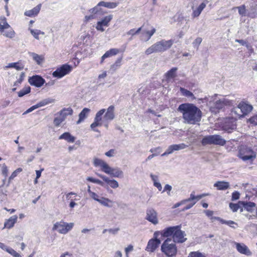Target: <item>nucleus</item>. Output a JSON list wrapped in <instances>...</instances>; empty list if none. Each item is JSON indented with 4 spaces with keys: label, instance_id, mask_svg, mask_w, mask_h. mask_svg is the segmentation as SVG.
<instances>
[{
    "label": "nucleus",
    "instance_id": "f257e3e1",
    "mask_svg": "<svg viewBox=\"0 0 257 257\" xmlns=\"http://www.w3.org/2000/svg\"><path fill=\"white\" fill-rule=\"evenodd\" d=\"M178 110L182 113L184 122L190 124H195L200 121L202 112L200 109L192 103L180 104Z\"/></svg>",
    "mask_w": 257,
    "mask_h": 257
},
{
    "label": "nucleus",
    "instance_id": "f03ea898",
    "mask_svg": "<svg viewBox=\"0 0 257 257\" xmlns=\"http://www.w3.org/2000/svg\"><path fill=\"white\" fill-rule=\"evenodd\" d=\"M93 164L95 167L100 168L102 172L112 177H123V172L120 169L111 168L106 162L100 159L94 158L93 159Z\"/></svg>",
    "mask_w": 257,
    "mask_h": 257
},
{
    "label": "nucleus",
    "instance_id": "7ed1b4c3",
    "mask_svg": "<svg viewBox=\"0 0 257 257\" xmlns=\"http://www.w3.org/2000/svg\"><path fill=\"white\" fill-rule=\"evenodd\" d=\"M174 43L172 40H162L158 41L151 47L148 48L145 51V54L147 55H150L153 53L163 52L170 49Z\"/></svg>",
    "mask_w": 257,
    "mask_h": 257
},
{
    "label": "nucleus",
    "instance_id": "20e7f679",
    "mask_svg": "<svg viewBox=\"0 0 257 257\" xmlns=\"http://www.w3.org/2000/svg\"><path fill=\"white\" fill-rule=\"evenodd\" d=\"M241 213L248 220L257 218V206L252 202L242 201Z\"/></svg>",
    "mask_w": 257,
    "mask_h": 257
},
{
    "label": "nucleus",
    "instance_id": "39448f33",
    "mask_svg": "<svg viewBox=\"0 0 257 257\" xmlns=\"http://www.w3.org/2000/svg\"><path fill=\"white\" fill-rule=\"evenodd\" d=\"M161 250L167 256L172 257L176 254L177 248L174 241L167 238L162 243Z\"/></svg>",
    "mask_w": 257,
    "mask_h": 257
},
{
    "label": "nucleus",
    "instance_id": "423d86ee",
    "mask_svg": "<svg viewBox=\"0 0 257 257\" xmlns=\"http://www.w3.org/2000/svg\"><path fill=\"white\" fill-rule=\"evenodd\" d=\"M74 226L73 222H66L63 220L56 222L53 226V230H56L58 233L66 234L71 231Z\"/></svg>",
    "mask_w": 257,
    "mask_h": 257
},
{
    "label": "nucleus",
    "instance_id": "0eeeda50",
    "mask_svg": "<svg viewBox=\"0 0 257 257\" xmlns=\"http://www.w3.org/2000/svg\"><path fill=\"white\" fill-rule=\"evenodd\" d=\"M237 156L243 161H252L256 158V154L250 148L242 146L239 149Z\"/></svg>",
    "mask_w": 257,
    "mask_h": 257
},
{
    "label": "nucleus",
    "instance_id": "6e6552de",
    "mask_svg": "<svg viewBox=\"0 0 257 257\" xmlns=\"http://www.w3.org/2000/svg\"><path fill=\"white\" fill-rule=\"evenodd\" d=\"M252 109V106L251 105L241 102L233 109L232 113L236 115V117H240L247 115Z\"/></svg>",
    "mask_w": 257,
    "mask_h": 257
},
{
    "label": "nucleus",
    "instance_id": "1a4fd4ad",
    "mask_svg": "<svg viewBox=\"0 0 257 257\" xmlns=\"http://www.w3.org/2000/svg\"><path fill=\"white\" fill-rule=\"evenodd\" d=\"M201 143L203 146L212 144L224 146L226 143V141L220 136L214 135L204 137L201 141Z\"/></svg>",
    "mask_w": 257,
    "mask_h": 257
},
{
    "label": "nucleus",
    "instance_id": "9d476101",
    "mask_svg": "<svg viewBox=\"0 0 257 257\" xmlns=\"http://www.w3.org/2000/svg\"><path fill=\"white\" fill-rule=\"evenodd\" d=\"M154 238L150 239L148 243L146 250L148 252H154L161 243L159 238L160 231H156L154 233Z\"/></svg>",
    "mask_w": 257,
    "mask_h": 257
},
{
    "label": "nucleus",
    "instance_id": "9b49d317",
    "mask_svg": "<svg viewBox=\"0 0 257 257\" xmlns=\"http://www.w3.org/2000/svg\"><path fill=\"white\" fill-rule=\"evenodd\" d=\"M72 70V67L67 64H64L57 68L56 71L53 72L52 75L54 77L61 78L68 74Z\"/></svg>",
    "mask_w": 257,
    "mask_h": 257
},
{
    "label": "nucleus",
    "instance_id": "f8f14e48",
    "mask_svg": "<svg viewBox=\"0 0 257 257\" xmlns=\"http://www.w3.org/2000/svg\"><path fill=\"white\" fill-rule=\"evenodd\" d=\"M177 229H176L175 233L173 236V241L178 243H183L187 240L186 234L185 231L181 230L180 226H176Z\"/></svg>",
    "mask_w": 257,
    "mask_h": 257
},
{
    "label": "nucleus",
    "instance_id": "ddd939ff",
    "mask_svg": "<svg viewBox=\"0 0 257 257\" xmlns=\"http://www.w3.org/2000/svg\"><path fill=\"white\" fill-rule=\"evenodd\" d=\"M188 147L187 145L184 143L180 144H174L168 147L165 153L162 154V156H165L173 153L175 151H178L181 150L186 149Z\"/></svg>",
    "mask_w": 257,
    "mask_h": 257
},
{
    "label": "nucleus",
    "instance_id": "4468645a",
    "mask_svg": "<svg viewBox=\"0 0 257 257\" xmlns=\"http://www.w3.org/2000/svg\"><path fill=\"white\" fill-rule=\"evenodd\" d=\"M112 19V16L108 15L103 18L101 21L97 22L96 26V30L101 32H103L104 31V29L103 27H107Z\"/></svg>",
    "mask_w": 257,
    "mask_h": 257
},
{
    "label": "nucleus",
    "instance_id": "2eb2a0df",
    "mask_svg": "<svg viewBox=\"0 0 257 257\" xmlns=\"http://www.w3.org/2000/svg\"><path fill=\"white\" fill-rule=\"evenodd\" d=\"M105 111V109H102L97 112L94 119V122L92 123L90 125L91 128L94 131L97 132L98 130H95L94 128L96 126L101 125V123L100 122V121L102 119L101 116L103 114Z\"/></svg>",
    "mask_w": 257,
    "mask_h": 257
},
{
    "label": "nucleus",
    "instance_id": "dca6fc26",
    "mask_svg": "<svg viewBox=\"0 0 257 257\" xmlns=\"http://www.w3.org/2000/svg\"><path fill=\"white\" fill-rule=\"evenodd\" d=\"M91 197L104 206L111 207L113 205V202L110 200L99 197L97 194H92Z\"/></svg>",
    "mask_w": 257,
    "mask_h": 257
},
{
    "label": "nucleus",
    "instance_id": "f3484780",
    "mask_svg": "<svg viewBox=\"0 0 257 257\" xmlns=\"http://www.w3.org/2000/svg\"><path fill=\"white\" fill-rule=\"evenodd\" d=\"M205 196V194L197 196L191 194L190 198L186 200V202H189L190 203L187 205L183 210H185L191 208L198 200H199L201 198Z\"/></svg>",
    "mask_w": 257,
    "mask_h": 257
},
{
    "label": "nucleus",
    "instance_id": "a211bd4d",
    "mask_svg": "<svg viewBox=\"0 0 257 257\" xmlns=\"http://www.w3.org/2000/svg\"><path fill=\"white\" fill-rule=\"evenodd\" d=\"M146 219L154 224L158 223L157 213L156 211L153 209H150L147 210Z\"/></svg>",
    "mask_w": 257,
    "mask_h": 257
},
{
    "label": "nucleus",
    "instance_id": "6ab92c4d",
    "mask_svg": "<svg viewBox=\"0 0 257 257\" xmlns=\"http://www.w3.org/2000/svg\"><path fill=\"white\" fill-rule=\"evenodd\" d=\"M235 245L237 250L241 254H245L247 256L251 255V252L248 247L244 243L235 242Z\"/></svg>",
    "mask_w": 257,
    "mask_h": 257
},
{
    "label": "nucleus",
    "instance_id": "aec40b11",
    "mask_svg": "<svg viewBox=\"0 0 257 257\" xmlns=\"http://www.w3.org/2000/svg\"><path fill=\"white\" fill-rule=\"evenodd\" d=\"M45 80L38 75L33 76L29 79V82L32 85L40 87L45 83Z\"/></svg>",
    "mask_w": 257,
    "mask_h": 257
},
{
    "label": "nucleus",
    "instance_id": "412c9836",
    "mask_svg": "<svg viewBox=\"0 0 257 257\" xmlns=\"http://www.w3.org/2000/svg\"><path fill=\"white\" fill-rule=\"evenodd\" d=\"M232 104V101L226 98H222L219 99L214 103V106L217 109H220L222 108L224 106H229Z\"/></svg>",
    "mask_w": 257,
    "mask_h": 257
},
{
    "label": "nucleus",
    "instance_id": "4be33fe9",
    "mask_svg": "<svg viewBox=\"0 0 257 257\" xmlns=\"http://www.w3.org/2000/svg\"><path fill=\"white\" fill-rule=\"evenodd\" d=\"M206 6V4L203 2L197 8H194V6H192V17L193 18L198 17L201 14L202 11Z\"/></svg>",
    "mask_w": 257,
    "mask_h": 257
},
{
    "label": "nucleus",
    "instance_id": "5701e85b",
    "mask_svg": "<svg viewBox=\"0 0 257 257\" xmlns=\"http://www.w3.org/2000/svg\"><path fill=\"white\" fill-rule=\"evenodd\" d=\"M96 174L100 178L103 179V181H104L107 184L109 185L111 187L115 188L118 187V182L115 180H110L108 177H106L105 176L98 174L96 173Z\"/></svg>",
    "mask_w": 257,
    "mask_h": 257
},
{
    "label": "nucleus",
    "instance_id": "b1692460",
    "mask_svg": "<svg viewBox=\"0 0 257 257\" xmlns=\"http://www.w3.org/2000/svg\"><path fill=\"white\" fill-rule=\"evenodd\" d=\"M176 229H177L176 226L166 228L162 231H160V235L164 237H169L172 235H173Z\"/></svg>",
    "mask_w": 257,
    "mask_h": 257
},
{
    "label": "nucleus",
    "instance_id": "393cba45",
    "mask_svg": "<svg viewBox=\"0 0 257 257\" xmlns=\"http://www.w3.org/2000/svg\"><path fill=\"white\" fill-rule=\"evenodd\" d=\"M213 186L216 187L218 190L224 191L229 188L230 185L228 182L217 181L214 184Z\"/></svg>",
    "mask_w": 257,
    "mask_h": 257
},
{
    "label": "nucleus",
    "instance_id": "a878e982",
    "mask_svg": "<svg viewBox=\"0 0 257 257\" xmlns=\"http://www.w3.org/2000/svg\"><path fill=\"white\" fill-rule=\"evenodd\" d=\"M114 107L113 105H110L107 109V111L104 115V119L106 120H111L114 118Z\"/></svg>",
    "mask_w": 257,
    "mask_h": 257
},
{
    "label": "nucleus",
    "instance_id": "bb28decb",
    "mask_svg": "<svg viewBox=\"0 0 257 257\" xmlns=\"http://www.w3.org/2000/svg\"><path fill=\"white\" fill-rule=\"evenodd\" d=\"M215 220H219L222 224H227L228 226H229L231 227H232L233 228H235L237 226V224L236 222H235L232 220L226 221V220L221 219L220 217H212L211 218V221L212 222L214 221Z\"/></svg>",
    "mask_w": 257,
    "mask_h": 257
},
{
    "label": "nucleus",
    "instance_id": "cd10ccee",
    "mask_svg": "<svg viewBox=\"0 0 257 257\" xmlns=\"http://www.w3.org/2000/svg\"><path fill=\"white\" fill-rule=\"evenodd\" d=\"M119 52V50L115 48L111 49L109 50L106 51L104 53V54L101 57V63H102L103 62L105 58L109 57L115 55Z\"/></svg>",
    "mask_w": 257,
    "mask_h": 257
},
{
    "label": "nucleus",
    "instance_id": "c85d7f7f",
    "mask_svg": "<svg viewBox=\"0 0 257 257\" xmlns=\"http://www.w3.org/2000/svg\"><path fill=\"white\" fill-rule=\"evenodd\" d=\"M18 219V217L16 215H13L11 216L9 219L7 220L5 222V227L7 228H11L13 227L17 222Z\"/></svg>",
    "mask_w": 257,
    "mask_h": 257
},
{
    "label": "nucleus",
    "instance_id": "c756f323",
    "mask_svg": "<svg viewBox=\"0 0 257 257\" xmlns=\"http://www.w3.org/2000/svg\"><path fill=\"white\" fill-rule=\"evenodd\" d=\"M73 112V109L71 107H68L63 108L58 112V114L65 120L66 117L68 115H71Z\"/></svg>",
    "mask_w": 257,
    "mask_h": 257
},
{
    "label": "nucleus",
    "instance_id": "7c9ffc66",
    "mask_svg": "<svg viewBox=\"0 0 257 257\" xmlns=\"http://www.w3.org/2000/svg\"><path fill=\"white\" fill-rule=\"evenodd\" d=\"M156 30L154 27H151V30H144L143 35V39L146 41H149L152 36L154 35V34L156 32Z\"/></svg>",
    "mask_w": 257,
    "mask_h": 257
},
{
    "label": "nucleus",
    "instance_id": "2f4dec72",
    "mask_svg": "<svg viewBox=\"0 0 257 257\" xmlns=\"http://www.w3.org/2000/svg\"><path fill=\"white\" fill-rule=\"evenodd\" d=\"M41 4H39L31 10L27 11L25 12V15L28 17L36 16L40 11Z\"/></svg>",
    "mask_w": 257,
    "mask_h": 257
},
{
    "label": "nucleus",
    "instance_id": "473e14b6",
    "mask_svg": "<svg viewBox=\"0 0 257 257\" xmlns=\"http://www.w3.org/2000/svg\"><path fill=\"white\" fill-rule=\"evenodd\" d=\"M29 54L38 65H40L43 63L44 57L43 55H40L33 52H30Z\"/></svg>",
    "mask_w": 257,
    "mask_h": 257
},
{
    "label": "nucleus",
    "instance_id": "72a5a7b5",
    "mask_svg": "<svg viewBox=\"0 0 257 257\" xmlns=\"http://www.w3.org/2000/svg\"><path fill=\"white\" fill-rule=\"evenodd\" d=\"M59 139L60 140H65L68 143H73L75 141V138L72 136L69 133L66 132L63 133L62 135H61L59 138Z\"/></svg>",
    "mask_w": 257,
    "mask_h": 257
},
{
    "label": "nucleus",
    "instance_id": "f704fd0d",
    "mask_svg": "<svg viewBox=\"0 0 257 257\" xmlns=\"http://www.w3.org/2000/svg\"><path fill=\"white\" fill-rule=\"evenodd\" d=\"M177 70L178 68L177 67H173L165 74V76L167 81H169L170 79L176 77Z\"/></svg>",
    "mask_w": 257,
    "mask_h": 257
},
{
    "label": "nucleus",
    "instance_id": "c9c22d12",
    "mask_svg": "<svg viewBox=\"0 0 257 257\" xmlns=\"http://www.w3.org/2000/svg\"><path fill=\"white\" fill-rule=\"evenodd\" d=\"M15 68L17 70H21L23 69L24 66L22 65L20 62L10 63H8L6 66H5L4 68L7 69L8 68Z\"/></svg>",
    "mask_w": 257,
    "mask_h": 257
},
{
    "label": "nucleus",
    "instance_id": "e433bc0d",
    "mask_svg": "<svg viewBox=\"0 0 257 257\" xmlns=\"http://www.w3.org/2000/svg\"><path fill=\"white\" fill-rule=\"evenodd\" d=\"M90 112V109L87 108H84L81 111V112L79 114V119L77 121V124L80 123L82 122L85 118L87 117L89 112Z\"/></svg>",
    "mask_w": 257,
    "mask_h": 257
},
{
    "label": "nucleus",
    "instance_id": "4c0bfd02",
    "mask_svg": "<svg viewBox=\"0 0 257 257\" xmlns=\"http://www.w3.org/2000/svg\"><path fill=\"white\" fill-rule=\"evenodd\" d=\"M55 100L53 98H48L44 99L36 104V107L38 108L39 107H41L43 106H45L47 104H48L50 103H53L55 102Z\"/></svg>",
    "mask_w": 257,
    "mask_h": 257
},
{
    "label": "nucleus",
    "instance_id": "58836bf2",
    "mask_svg": "<svg viewBox=\"0 0 257 257\" xmlns=\"http://www.w3.org/2000/svg\"><path fill=\"white\" fill-rule=\"evenodd\" d=\"M180 91L183 95H184L192 100L195 99V97L194 96V94L191 91H190L184 88H182V87H180Z\"/></svg>",
    "mask_w": 257,
    "mask_h": 257
},
{
    "label": "nucleus",
    "instance_id": "ea45409f",
    "mask_svg": "<svg viewBox=\"0 0 257 257\" xmlns=\"http://www.w3.org/2000/svg\"><path fill=\"white\" fill-rule=\"evenodd\" d=\"M98 6H103L109 9H113L117 6V4L114 2H100L98 4Z\"/></svg>",
    "mask_w": 257,
    "mask_h": 257
},
{
    "label": "nucleus",
    "instance_id": "a19ab883",
    "mask_svg": "<svg viewBox=\"0 0 257 257\" xmlns=\"http://www.w3.org/2000/svg\"><path fill=\"white\" fill-rule=\"evenodd\" d=\"M241 202H242V201H240L236 204L232 203H230L229 204V207L233 212H236L238 211V209H239L240 212H241L242 204H241L240 203Z\"/></svg>",
    "mask_w": 257,
    "mask_h": 257
},
{
    "label": "nucleus",
    "instance_id": "79ce46f5",
    "mask_svg": "<svg viewBox=\"0 0 257 257\" xmlns=\"http://www.w3.org/2000/svg\"><path fill=\"white\" fill-rule=\"evenodd\" d=\"M151 177L154 182V185L158 189L159 191H160L162 189V186L161 184L158 182V176L151 174Z\"/></svg>",
    "mask_w": 257,
    "mask_h": 257
},
{
    "label": "nucleus",
    "instance_id": "37998d69",
    "mask_svg": "<svg viewBox=\"0 0 257 257\" xmlns=\"http://www.w3.org/2000/svg\"><path fill=\"white\" fill-rule=\"evenodd\" d=\"M1 20L2 21V24L0 23V31H3L4 29H8L10 26L6 22V18L4 17H1Z\"/></svg>",
    "mask_w": 257,
    "mask_h": 257
},
{
    "label": "nucleus",
    "instance_id": "c03bdc74",
    "mask_svg": "<svg viewBox=\"0 0 257 257\" xmlns=\"http://www.w3.org/2000/svg\"><path fill=\"white\" fill-rule=\"evenodd\" d=\"M31 91V88L30 86H27L24 87L21 91L18 92V96L20 97H23L25 95L29 93Z\"/></svg>",
    "mask_w": 257,
    "mask_h": 257
},
{
    "label": "nucleus",
    "instance_id": "a18cd8bd",
    "mask_svg": "<svg viewBox=\"0 0 257 257\" xmlns=\"http://www.w3.org/2000/svg\"><path fill=\"white\" fill-rule=\"evenodd\" d=\"M121 58L117 59L115 62V63L111 65L110 69H111L113 71H115L119 67H120L121 65Z\"/></svg>",
    "mask_w": 257,
    "mask_h": 257
},
{
    "label": "nucleus",
    "instance_id": "49530a36",
    "mask_svg": "<svg viewBox=\"0 0 257 257\" xmlns=\"http://www.w3.org/2000/svg\"><path fill=\"white\" fill-rule=\"evenodd\" d=\"M188 257H206V256L204 253H203L199 251H196L191 252L189 254Z\"/></svg>",
    "mask_w": 257,
    "mask_h": 257
},
{
    "label": "nucleus",
    "instance_id": "de8ad7c7",
    "mask_svg": "<svg viewBox=\"0 0 257 257\" xmlns=\"http://www.w3.org/2000/svg\"><path fill=\"white\" fill-rule=\"evenodd\" d=\"M65 120V119L62 117L60 115L58 117H56L54 119L53 123L56 126H59L60 124Z\"/></svg>",
    "mask_w": 257,
    "mask_h": 257
},
{
    "label": "nucleus",
    "instance_id": "09e8293b",
    "mask_svg": "<svg viewBox=\"0 0 257 257\" xmlns=\"http://www.w3.org/2000/svg\"><path fill=\"white\" fill-rule=\"evenodd\" d=\"M235 9H237L238 10V13L239 15L241 16H245L246 14V9L244 5H242L239 7H237L235 8Z\"/></svg>",
    "mask_w": 257,
    "mask_h": 257
},
{
    "label": "nucleus",
    "instance_id": "8fccbe9b",
    "mask_svg": "<svg viewBox=\"0 0 257 257\" xmlns=\"http://www.w3.org/2000/svg\"><path fill=\"white\" fill-rule=\"evenodd\" d=\"M6 251L14 257H22L19 253L11 247H9Z\"/></svg>",
    "mask_w": 257,
    "mask_h": 257
},
{
    "label": "nucleus",
    "instance_id": "3c124183",
    "mask_svg": "<svg viewBox=\"0 0 257 257\" xmlns=\"http://www.w3.org/2000/svg\"><path fill=\"white\" fill-rule=\"evenodd\" d=\"M31 33L34 36V37L37 40L39 39V35L40 34L44 35V34L43 32H42L40 30H31Z\"/></svg>",
    "mask_w": 257,
    "mask_h": 257
},
{
    "label": "nucleus",
    "instance_id": "603ef678",
    "mask_svg": "<svg viewBox=\"0 0 257 257\" xmlns=\"http://www.w3.org/2000/svg\"><path fill=\"white\" fill-rule=\"evenodd\" d=\"M142 27H140L136 31L134 29H133L130 30L129 31H128L126 33V34L128 35L134 36L136 34H139L142 30Z\"/></svg>",
    "mask_w": 257,
    "mask_h": 257
},
{
    "label": "nucleus",
    "instance_id": "864d4df0",
    "mask_svg": "<svg viewBox=\"0 0 257 257\" xmlns=\"http://www.w3.org/2000/svg\"><path fill=\"white\" fill-rule=\"evenodd\" d=\"M44 171V169L42 168L40 170H36V177L34 180L35 184H37L38 183V179L41 177L42 172Z\"/></svg>",
    "mask_w": 257,
    "mask_h": 257
},
{
    "label": "nucleus",
    "instance_id": "5fc2aeb1",
    "mask_svg": "<svg viewBox=\"0 0 257 257\" xmlns=\"http://www.w3.org/2000/svg\"><path fill=\"white\" fill-rule=\"evenodd\" d=\"M86 180L88 181H90L91 182L95 183L98 184H101L102 182L98 179H94L91 177H88L87 178Z\"/></svg>",
    "mask_w": 257,
    "mask_h": 257
},
{
    "label": "nucleus",
    "instance_id": "6e6d98bb",
    "mask_svg": "<svg viewBox=\"0 0 257 257\" xmlns=\"http://www.w3.org/2000/svg\"><path fill=\"white\" fill-rule=\"evenodd\" d=\"M4 35L7 37L12 38L15 37V33L13 30H10L6 32Z\"/></svg>",
    "mask_w": 257,
    "mask_h": 257
},
{
    "label": "nucleus",
    "instance_id": "4d7b16f0",
    "mask_svg": "<svg viewBox=\"0 0 257 257\" xmlns=\"http://www.w3.org/2000/svg\"><path fill=\"white\" fill-rule=\"evenodd\" d=\"M202 38L200 37L197 38L193 43L194 47H198L202 42Z\"/></svg>",
    "mask_w": 257,
    "mask_h": 257
},
{
    "label": "nucleus",
    "instance_id": "13d9d810",
    "mask_svg": "<svg viewBox=\"0 0 257 257\" xmlns=\"http://www.w3.org/2000/svg\"><path fill=\"white\" fill-rule=\"evenodd\" d=\"M100 6H98V5H97V6L95 7L94 8H93L92 9H91L89 10V12L92 14L97 13L98 12H99L100 11V9L99 8V7H100Z\"/></svg>",
    "mask_w": 257,
    "mask_h": 257
},
{
    "label": "nucleus",
    "instance_id": "bf43d9fd",
    "mask_svg": "<svg viewBox=\"0 0 257 257\" xmlns=\"http://www.w3.org/2000/svg\"><path fill=\"white\" fill-rule=\"evenodd\" d=\"M204 212L205 213L206 215L208 216V217L210 218V219L211 220L212 217H214L213 216V211L209 210H206L204 211Z\"/></svg>",
    "mask_w": 257,
    "mask_h": 257
},
{
    "label": "nucleus",
    "instance_id": "052dcab7",
    "mask_svg": "<svg viewBox=\"0 0 257 257\" xmlns=\"http://www.w3.org/2000/svg\"><path fill=\"white\" fill-rule=\"evenodd\" d=\"M24 76H25V73L24 72H22L20 75V78L19 79V80L18 81H17L15 83L14 85L16 86V85H17L18 84H20L22 82V81L23 80Z\"/></svg>",
    "mask_w": 257,
    "mask_h": 257
},
{
    "label": "nucleus",
    "instance_id": "680f3d73",
    "mask_svg": "<svg viewBox=\"0 0 257 257\" xmlns=\"http://www.w3.org/2000/svg\"><path fill=\"white\" fill-rule=\"evenodd\" d=\"M115 154V150L113 149H111L108 152L105 153V155L108 157H112L114 156Z\"/></svg>",
    "mask_w": 257,
    "mask_h": 257
},
{
    "label": "nucleus",
    "instance_id": "e2e57ef3",
    "mask_svg": "<svg viewBox=\"0 0 257 257\" xmlns=\"http://www.w3.org/2000/svg\"><path fill=\"white\" fill-rule=\"evenodd\" d=\"M134 249V247L132 245H129L127 247L125 248V252L126 257H128V253L129 252L132 251Z\"/></svg>",
    "mask_w": 257,
    "mask_h": 257
},
{
    "label": "nucleus",
    "instance_id": "0e129e2a",
    "mask_svg": "<svg viewBox=\"0 0 257 257\" xmlns=\"http://www.w3.org/2000/svg\"><path fill=\"white\" fill-rule=\"evenodd\" d=\"M249 120L250 123L257 125V115L251 117Z\"/></svg>",
    "mask_w": 257,
    "mask_h": 257
},
{
    "label": "nucleus",
    "instance_id": "69168bd1",
    "mask_svg": "<svg viewBox=\"0 0 257 257\" xmlns=\"http://www.w3.org/2000/svg\"><path fill=\"white\" fill-rule=\"evenodd\" d=\"M8 170L7 166L5 164H4L2 167L3 174L6 176L8 174Z\"/></svg>",
    "mask_w": 257,
    "mask_h": 257
},
{
    "label": "nucleus",
    "instance_id": "338daca9",
    "mask_svg": "<svg viewBox=\"0 0 257 257\" xmlns=\"http://www.w3.org/2000/svg\"><path fill=\"white\" fill-rule=\"evenodd\" d=\"M59 257H73V255L72 253L66 251L62 253Z\"/></svg>",
    "mask_w": 257,
    "mask_h": 257
},
{
    "label": "nucleus",
    "instance_id": "774afa93",
    "mask_svg": "<svg viewBox=\"0 0 257 257\" xmlns=\"http://www.w3.org/2000/svg\"><path fill=\"white\" fill-rule=\"evenodd\" d=\"M37 108L36 107V105H34L32 106H31V107H30L29 109H28L25 112L24 114H26V113H28L29 112H32V111H33L34 110L37 109Z\"/></svg>",
    "mask_w": 257,
    "mask_h": 257
}]
</instances>
